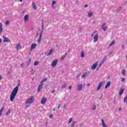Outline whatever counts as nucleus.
Here are the masks:
<instances>
[{
    "label": "nucleus",
    "instance_id": "obj_41",
    "mask_svg": "<svg viewBox=\"0 0 127 127\" xmlns=\"http://www.w3.org/2000/svg\"><path fill=\"white\" fill-rule=\"evenodd\" d=\"M104 63H105L104 60L102 61L100 64H101L103 65V64H104Z\"/></svg>",
    "mask_w": 127,
    "mask_h": 127
},
{
    "label": "nucleus",
    "instance_id": "obj_33",
    "mask_svg": "<svg viewBox=\"0 0 127 127\" xmlns=\"http://www.w3.org/2000/svg\"><path fill=\"white\" fill-rule=\"evenodd\" d=\"M96 32H97V31H95L94 32H93V34L91 35V37H94V34H95V33H96Z\"/></svg>",
    "mask_w": 127,
    "mask_h": 127
},
{
    "label": "nucleus",
    "instance_id": "obj_32",
    "mask_svg": "<svg viewBox=\"0 0 127 127\" xmlns=\"http://www.w3.org/2000/svg\"><path fill=\"white\" fill-rule=\"evenodd\" d=\"M75 124H76L75 122H72L71 124V127H73L74 126H75Z\"/></svg>",
    "mask_w": 127,
    "mask_h": 127
},
{
    "label": "nucleus",
    "instance_id": "obj_45",
    "mask_svg": "<svg viewBox=\"0 0 127 127\" xmlns=\"http://www.w3.org/2000/svg\"><path fill=\"white\" fill-rule=\"evenodd\" d=\"M71 89H72V87L71 86H69V89L71 90Z\"/></svg>",
    "mask_w": 127,
    "mask_h": 127
},
{
    "label": "nucleus",
    "instance_id": "obj_49",
    "mask_svg": "<svg viewBox=\"0 0 127 127\" xmlns=\"http://www.w3.org/2000/svg\"><path fill=\"white\" fill-rule=\"evenodd\" d=\"M43 82H44V80H42L41 82V84H42V83H43Z\"/></svg>",
    "mask_w": 127,
    "mask_h": 127
},
{
    "label": "nucleus",
    "instance_id": "obj_55",
    "mask_svg": "<svg viewBox=\"0 0 127 127\" xmlns=\"http://www.w3.org/2000/svg\"><path fill=\"white\" fill-rule=\"evenodd\" d=\"M19 1H20V2H22V0H20Z\"/></svg>",
    "mask_w": 127,
    "mask_h": 127
},
{
    "label": "nucleus",
    "instance_id": "obj_54",
    "mask_svg": "<svg viewBox=\"0 0 127 127\" xmlns=\"http://www.w3.org/2000/svg\"><path fill=\"white\" fill-rule=\"evenodd\" d=\"M1 75H0V80H1Z\"/></svg>",
    "mask_w": 127,
    "mask_h": 127
},
{
    "label": "nucleus",
    "instance_id": "obj_57",
    "mask_svg": "<svg viewBox=\"0 0 127 127\" xmlns=\"http://www.w3.org/2000/svg\"><path fill=\"white\" fill-rule=\"evenodd\" d=\"M53 111H55V108H54V109H53Z\"/></svg>",
    "mask_w": 127,
    "mask_h": 127
},
{
    "label": "nucleus",
    "instance_id": "obj_50",
    "mask_svg": "<svg viewBox=\"0 0 127 127\" xmlns=\"http://www.w3.org/2000/svg\"><path fill=\"white\" fill-rule=\"evenodd\" d=\"M102 64L100 63L99 64V67H101V66H102Z\"/></svg>",
    "mask_w": 127,
    "mask_h": 127
},
{
    "label": "nucleus",
    "instance_id": "obj_5",
    "mask_svg": "<svg viewBox=\"0 0 127 127\" xmlns=\"http://www.w3.org/2000/svg\"><path fill=\"white\" fill-rule=\"evenodd\" d=\"M57 62H58V61L57 60H55V61H53L51 64V66L53 67H55V66H56L57 65Z\"/></svg>",
    "mask_w": 127,
    "mask_h": 127
},
{
    "label": "nucleus",
    "instance_id": "obj_27",
    "mask_svg": "<svg viewBox=\"0 0 127 127\" xmlns=\"http://www.w3.org/2000/svg\"><path fill=\"white\" fill-rule=\"evenodd\" d=\"M42 30H43L44 29V23H43V20H42Z\"/></svg>",
    "mask_w": 127,
    "mask_h": 127
},
{
    "label": "nucleus",
    "instance_id": "obj_15",
    "mask_svg": "<svg viewBox=\"0 0 127 127\" xmlns=\"http://www.w3.org/2000/svg\"><path fill=\"white\" fill-rule=\"evenodd\" d=\"M24 21H28V15L26 14L24 16Z\"/></svg>",
    "mask_w": 127,
    "mask_h": 127
},
{
    "label": "nucleus",
    "instance_id": "obj_6",
    "mask_svg": "<svg viewBox=\"0 0 127 127\" xmlns=\"http://www.w3.org/2000/svg\"><path fill=\"white\" fill-rule=\"evenodd\" d=\"M97 66H98V62H97L96 63H95L91 66V69H92V70H95V69H96V68H97Z\"/></svg>",
    "mask_w": 127,
    "mask_h": 127
},
{
    "label": "nucleus",
    "instance_id": "obj_39",
    "mask_svg": "<svg viewBox=\"0 0 127 127\" xmlns=\"http://www.w3.org/2000/svg\"><path fill=\"white\" fill-rule=\"evenodd\" d=\"M99 89H101V87H100L99 86H98V87L97 88V91H99Z\"/></svg>",
    "mask_w": 127,
    "mask_h": 127
},
{
    "label": "nucleus",
    "instance_id": "obj_16",
    "mask_svg": "<svg viewBox=\"0 0 127 127\" xmlns=\"http://www.w3.org/2000/svg\"><path fill=\"white\" fill-rule=\"evenodd\" d=\"M32 5L33 8H34L35 10H36V9H37V8L36 7V5H35V3L33 2Z\"/></svg>",
    "mask_w": 127,
    "mask_h": 127
},
{
    "label": "nucleus",
    "instance_id": "obj_36",
    "mask_svg": "<svg viewBox=\"0 0 127 127\" xmlns=\"http://www.w3.org/2000/svg\"><path fill=\"white\" fill-rule=\"evenodd\" d=\"M121 81H122V82H124V81H126V79H125V78L123 77V78H122V79H121Z\"/></svg>",
    "mask_w": 127,
    "mask_h": 127
},
{
    "label": "nucleus",
    "instance_id": "obj_28",
    "mask_svg": "<svg viewBox=\"0 0 127 127\" xmlns=\"http://www.w3.org/2000/svg\"><path fill=\"white\" fill-rule=\"evenodd\" d=\"M10 114V110H8L7 112L6 113V116H8Z\"/></svg>",
    "mask_w": 127,
    "mask_h": 127
},
{
    "label": "nucleus",
    "instance_id": "obj_9",
    "mask_svg": "<svg viewBox=\"0 0 127 127\" xmlns=\"http://www.w3.org/2000/svg\"><path fill=\"white\" fill-rule=\"evenodd\" d=\"M15 48L17 50V51H18L20 48H21V46L20 45V44H18L16 45Z\"/></svg>",
    "mask_w": 127,
    "mask_h": 127
},
{
    "label": "nucleus",
    "instance_id": "obj_24",
    "mask_svg": "<svg viewBox=\"0 0 127 127\" xmlns=\"http://www.w3.org/2000/svg\"><path fill=\"white\" fill-rule=\"evenodd\" d=\"M65 57H66V54H65L64 55V56H63L62 57V58H61V60H62V61L64 60V59H65Z\"/></svg>",
    "mask_w": 127,
    "mask_h": 127
},
{
    "label": "nucleus",
    "instance_id": "obj_1",
    "mask_svg": "<svg viewBox=\"0 0 127 127\" xmlns=\"http://www.w3.org/2000/svg\"><path fill=\"white\" fill-rule=\"evenodd\" d=\"M18 91V86H17L14 88V89L11 93V95L10 96V100L11 101V102H13V100L15 99V96H16V94H17Z\"/></svg>",
    "mask_w": 127,
    "mask_h": 127
},
{
    "label": "nucleus",
    "instance_id": "obj_11",
    "mask_svg": "<svg viewBox=\"0 0 127 127\" xmlns=\"http://www.w3.org/2000/svg\"><path fill=\"white\" fill-rule=\"evenodd\" d=\"M36 46H37V44H32L31 47V50H33V49H35V48H36Z\"/></svg>",
    "mask_w": 127,
    "mask_h": 127
},
{
    "label": "nucleus",
    "instance_id": "obj_51",
    "mask_svg": "<svg viewBox=\"0 0 127 127\" xmlns=\"http://www.w3.org/2000/svg\"><path fill=\"white\" fill-rule=\"evenodd\" d=\"M29 62H31V59H29Z\"/></svg>",
    "mask_w": 127,
    "mask_h": 127
},
{
    "label": "nucleus",
    "instance_id": "obj_21",
    "mask_svg": "<svg viewBox=\"0 0 127 127\" xmlns=\"http://www.w3.org/2000/svg\"><path fill=\"white\" fill-rule=\"evenodd\" d=\"M39 64V61H36L34 63V66H37V65H38Z\"/></svg>",
    "mask_w": 127,
    "mask_h": 127
},
{
    "label": "nucleus",
    "instance_id": "obj_23",
    "mask_svg": "<svg viewBox=\"0 0 127 127\" xmlns=\"http://www.w3.org/2000/svg\"><path fill=\"white\" fill-rule=\"evenodd\" d=\"M102 122V125L103 127H106V124H105V121H104V120H103V119L101 120Z\"/></svg>",
    "mask_w": 127,
    "mask_h": 127
},
{
    "label": "nucleus",
    "instance_id": "obj_30",
    "mask_svg": "<svg viewBox=\"0 0 127 127\" xmlns=\"http://www.w3.org/2000/svg\"><path fill=\"white\" fill-rule=\"evenodd\" d=\"M89 17H92L93 16V14L92 13H88Z\"/></svg>",
    "mask_w": 127,
    "mask_h": 127
},
{
    "label": "nucleus",
    "instance_id": "obj_18",
    "mask_svg": "<svg viewBox=\"0 0 127 127\" xmlns=\"http://www.w3.org/2000/svg\"><path fill=\"white\" fill-rule=\"evenodd\" d=\"M101 28H102V29L104 30V31H106V30H107V29H108V27H107L103 26H101Z\"/></svg>",
    "mask_w": 127,
    "mask_h": 127
},
{
    "label": "nucleus",
    "instance_id": "obj_17",
    "mask_svg": "<svg viewBox=\"0 0 127 127\" xmlns=\"http://www.w3.org/2000/svg\"><path fill=\"white\" fill-rule=\"evenodd\" d=\"M4 110V108L2 107L0 110V117L1 116L2 114V112H3V110Z\"/></svg>",
    "mask_w": 127,
    "mask_h": 127
},
{
    "label": "nucleus",
    "instance_id": "obj_7",
    "mask_svg": "<svg viewBox=\"0 0 127 127\" xmlns=\"http://www.w3.org/2000/svg\"><path fill=\"white\" fill-rule=\"evenodd\" d=\"M42 88H43V85L42 84H41L40 85H39L38 87L37 92L40 93V90H41Z\"/></svg>",
    "mask_w": 127,
    "mask_h": 127
},
{
    "label": "nucleus",
    "instance_id": "obj_8",
    "mask_svg": "<svg viewBox=\"0 0 127 127\" xmlns=\"http://www.w3.org/2000/svg\"><path fill=\"white\" fill-rule=\"evenodd\" d=\"M47 101V99H46V98L44 97L42 99V100L41 101V104H43H43H45V103H46Z\"/></svg>",
    "mask_w": 127,
    "mask_h": 127
},
{
    "label": "nucleus",
    "instance_id": "obj_20",
    "mask_svg": "<svg viewBox=\"0 0 127 127\" xmlns=\"http://www.w3.org/2000/svg\"><path fill=\"white\" fill-rule=\"evenodd\" d=\"M104 85V82H101L99 84V86L100 87V88H102V87H103V85Z\"/></svg>",
    "mask_w": 127,
    "mask_h": 127
},
{
    "label": "nucleus",
    "instance_id": "obj_37",
    "mask_svg": "<svg viewBox=\"0 0 127 127\" xmlns=\"http://www.w3.org/2000/svg\"><path fill=\"white\" fill-rule=\"evenodd\" d=\"M55 3H56V1H53L52 5H54V4H55Z\"/></svg>",
    "mask_w": 127,
    "mask_h": 127
},
{
    "label": "nucleus",
    "instance_id": "obj_14",
    "mask_svg": "<svg viewBox=\"0 0 127 127\" xmlns=\"http://www.w3.org/2000/svg\"><path fill=\"white\" fill-rule=\"evenodd\" d=\"M83 85L82 84H79L77 86L78 91H81Z\"/></svg>",
    "mask_w": 127,
    "mask_h": 127
},
{
    "label": "nucleus",
    "instance_id": "obj_43",
    "mask_svg": "<svg viewBox=\"0 0 127 127\" xmlns=\"http://www.w3.org/2000/svg\"><path fill=\"white\" fill-rule=\"evenodd\" d=\"M43 81H44V82L47 81V78H44V79H43Z\"/></svg>",
    "mask_w": 127,
    "mask_h": 127
},
{
    "label": "nucleus",
    "instance_id": "obj_12",
    "mask_svg": "<svg viewBox=\"0 0 127 127\" xmlns=\"http://www.w3.org/2000/svg\"><path fill=\"white\" fill-rule=\"evenodd\" d=\"M124 92H125V89H124V88H121L119 91V95L121 96V95L124 94Z\"/></svg>",
    "mask_w": 127,
    "mask_h": 127
},
{
    "label": "nucleus",
    "instance_id": "obj_44",
    "mask_svg": "<svg viewBox=\"0 0 127 127\" xmlns=\"http://www.w3.org/2000/svg\"><path fill=\"white\" fill-rule=\"evenodd\" d=\"M61 105H59V106H58V109H59L60 108Z\"/></svg>",
    "mask_w": 127,
    "mask_h": 127
},
{
    "label": "nucleus",
    "instance_id": "obj_25",
    "mask_svg": "<svg viewBox=\"0 0 127 127\" xmlns=\"http://www.w3.org/2000/svg\"><path fill=\"white\" fill-rule=\"evenodd\" d=\"M115 43H116V42L115 40H113L112 42L110 44V46H112V45H115Z\"/></svg>",
    "mask_w": 127,
    "mask_h": 127
},
{
    "label": "nucleus",
    "instance_id": "obj_42",
    "mask_svg": "<svg viewBox=\"0 0 127 127\" xmlns=\"http://www.w3.org/2000/svg\"><path fill=\"white\" fill-rule=\"evenodd\" d=\"M50 118L51 119H52V118H53V115L52 114H51V115H50Z\"/></svg>",
    "mask_w": 127,
    "mask_h": 127
},
{
    "label": "nucleus",
    "instance_id": "obj_10",
    "mask_svg": "<svg viewBox=\"0 0 127 127\" xmlns=\"http://www.w3.org/2000/svg\"><path fill=\"white\" fill-rule=\"evenodd\" d=\"M3 42H7L8 43H9L10 42V40L5 37H4Z\"/></svg>",
    "mask_w": 127,
    "mask_h": 127
},
{
    "label": "nucleus",
    "instance_id": "obj_19",
    "mask_svg": "<svg viewBox=\"0 0 127 127\" xmlns=\"http://www.w3.org/2000/svg\"><path fill=\"white\" fill-rule=\"evenodd\" d=\"M53 53V50L51 49L49 52V53L48 54L47 56H50V55H51Z\"/></svg>",
    "mask_w": 127,
    "mask_h": 127
},
{
    "label": "nucleus",
    "instance_id": "obj_2",
    "mask_svg": "<svg viewBox=\"0 0 127 127\" xmlns=\"http://www.w3.org/2000/svg\"><path fill=\"white\" fill-rule=\"evenodd\" d=\"M33 103V96H31L25 102L26 107L28 108Z\"/></svg>",
    "mask_w": 127,
    "mask_h": 127
},
{
    "label": "nucleus",
    "instance_id": "obj_26",
    "mask_svg": "<svg viewBox=\"0 0 127 127\" xmlns=\"http://www.w3.org/2000/svg\"><path fill=\"white\" fill-rule=\"evenodd\" d=\"M107 87H110L111 86V81H108L106 84Z\"/></svg>",
    "mask_w": 127,
    "mask_h": 127
},
{
    "label": "nucleus",
    "instance_id": "obj_48",
    "mask_svg": "<svg viewBox=\"0 0 127 127\" xmlns=\"http://www.w3.org/2000/svg\"><path fill=\"white\" fill-rule=\"evenodd\" d=\"M55 92V90H53L52 91V94L54 93Z\"/></svg>",
    "mask_w": 127,
    "mask_h": 127
},
{
    "label": "nucleus",
    "instance_id": "obj_31",
    "mask_svg": "<svg viewBox=\"0 0 127 127\" xmlns=\"http://www.w3.org/2000/svg\"><path fill=\"white\" fill-rule=\"evenodd\" d=\"M5 25H8L9 24V21L7 20L5 23Z\"/></svg>",
    "mask_w": 127,
    "mask_h": 127
},
{
    "label": "nucleus",
    "instance_id": "obj_35",
    "mask_svg": "<svg viewBox=\"0 0 127 127\" xmlns=\"http://www.w3.org/2000/svg\"><path fill=\"white\" fill-rule=\"evenodd\" d=\"M86 76H87V73H85V74L82 75V78H85V77H86Z\"/></svg>",
    "mask_w": 127,
    "mask_h": 127
},
{
    "label": "nucleus",
    "instance_id": "obj_3",
    "mask_svg": "<svg viewBox=\"0 0 127 127\" xmlns=\"http://www.w3.org/2000/svg\"><path fill=\"white\" fill-rule=\"evenodd\" d=\"M43 34V30L41 31L40 34V36L39 37V39L38 40V43H40V42L41 41V39L42 38V35Z\"/></svg>",
    "mask_w": 127,
    "mask_h": 127
},
{
    "label": "nucleus",
    "instance_id": "obj_34",
    "mask_svg": "<svg viewBox=\"0 0 127 127\" xmlns=\"http://www.w3.org/2000/svg\"><path fill=\"white\" fill-rule=\"evenodd\" d=\"M72 118H70L68 121V124H71V123H72Z\"/></svg>",
    "mask_w": 127,
    "mask_h": 127
},
{
    "label": "nucleus",
    "instance_id": "obj_4",
    "mask_svg": "<svg viewBox=\"0 0 127 127\" xmlns=\"http://www.w3.org/2000/svg\"><path fill=\"white\" fill-rule=\"evenodd\" d=\"M98 38H99V34H96L93 38V39H94L93 42H97V41H98Z\"/></svg>",
    "mask_w": 127,
    "mask_h": 127
},
{
    "label": "nucleus",
    "instance_id": "obj_46",
    "mask_svg": "<svg viewBox=\"0 0 127 127\" xmlns=\"http://www.w3.org/2000/svg\"><path fill=\"white\" fill-rule=\"evenodd\" d=\"M84 7H88V4H86L84 5Z\"/></svg>",
    "mask_w": 127,
    "mask_h": 127
},
{
    "label": "nucleus",
    "instance_id": "obj_22",
    "mask_svg": "<svg viewBox=\"0 0 127 127\" xmlns=\"http://www.w3.org/2000/svg\"><path fill=\"white\" fill-rule=\"evenodd\" d=\"M122 73L123 76H125V75H126V70L123 69L122 70Z\"/></svg>",
    "mask_w": 127,
    "mask_h": 127
},
{
    "label": "nucleus",
    "instance_id": "obj_52",
    "mask_svg": "<svg viewBox=\"0 0 127 127\" xmlns=\"http://www.w3.org/2000/svg\"><path fill=\"white\" fill-rule=\"evenodd\" d=\"M0 43H1V39L0 38Z\"/></svg>",
    "mask_w": 127,
    "mask_h": 127
},
{
    "label": "nucleus",
    "instance_id": "obj_29",
    "mask_svg": "<svg viewBox=\"0 0 127 127\" xmlns=\"http://www.w3.org/2000/svg\"><path fill=\"white\" fill-rule=\"evenodd\" d=\"M85 56L84 54V52H81V57L82 58H83Z\"/></svg>",
    "mask_w": 127,
    "mask_h": 127
},
{
    "label": "nucleus",
    "instance_id": "obj_56",
    "mask_svg": "<svg viewBox=\"0 0 127 127\" xmlns=\"http://www.w3.org/2000/svg\"><path fill=\"white\" fill-rule=\"evenodd\" d=\"M121 110H122V108H119V111H121Z\"/></svg>",
    "mask_w": 127,
    "mask_h": 127
},
{
    "label": "nucleus",
    "instance_id": "obj_53",
    "mask_svg": "<svg viewBox=\"0 0 127 127\" xmlns=\"http://www.w3.org/2000/svg\"><path fill=\"white\" fill-rule=\"evenodd\" d=\"M108 87H109V86H107V85H106L105 88V89H107V88H108Z\"/></svg>",
    "mask_w": 127,
    "mask_h": 127
},
{
    "label": "nucleus",
    "instance_id": "obj_47",
    "mask_svg": "<svg viewBox=\"0 0 127 127\" xmlns=\"http://www.w3.org/2000/svg\"><path fill=\"white\" fill-rule=\"evenodd\" d=\"M105 25H106V23H104L103 24L102 26H105Z\"/></svg>",
    "mask_w": 127,
    "mask_h": 127
},
{
    "label": "nucleus",
    "instance_id": "obj_38",
    "mask_svg": "<svg viewBox=\"0 0 127 127\" xmlns=\"http://www.w3.org/2000/svg\"><path fill=\"white\" fill-rule=\"evenodd\" d=\"M62 88H66V85L64 84L62 86Z\"/></svg>",
    "mask_w": 127,
    "mask_h": 127
},
{
    "label": "nucleus",
    "instance_id": "obj_40",
    "mask_svg": "<svg viewBox=\"0 0 127 127\" xmlns=\"http://www.w3.org/2000/svg\"><path fill=\"white\" fill-rule=\"evenodd\" d=\"M93 110L94 111H95V110H96V105H94V106H93Z\"/></svg>",
    "mask_w": 127,
    "mask_h": 127
},
{
    "label": "nucleus",
    "instance_id": "obj_13",
    "mask_svg": "<svg viewBox=\"0 0 127 127\" xmlns=\"http://www.w3.org/2000/svg\"><path fill=\"white\" fill-rule=\"evenodd\" d=\"M2 32V23H0V35H1Z\"/></svg>",
    "mask_w": 127,
    "mask_h": 127
}]
</instances>
